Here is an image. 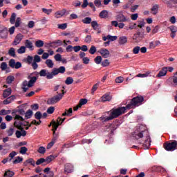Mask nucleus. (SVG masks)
<instances>
[{"mask_svg":"<svg viewBox=\"0 0 177 177\" xmlns=\"http://www.w3.org/2000/svg\"><path fill=\"white\" fill-rule=\"evenodd\" d=\"M146 131V129L145 128V126L140 124L138 127H136V129L134 132L132 133L133 138H135L137 140L139 139H142L143 137V132Z\"/></svg>","mask_w":177,"mask_h":177,"instance_id":"4","label":"nucleus"},{"mask_svg":"<svg viewBox=\"0 0 177 177\" xmlns=\"http://www.w3.org/2000/svg\"><path fill=\"white\" fill-rule=\"evenodd\" d=\"M140 50V47L137 46L136 47L133 48V53L134 55H138V53H139V51Z\"/></svg>","mask_w":177,"mask_h":177,"instance_id":"57","label":"nucleus"},{"mask_svg":"<svg viewBox=\"0 0 177 177\" xmlns=\"http://www.w3.org/2000/svg\"><path fill=\"white\" fill-rule=\"evenodd\" d=\"M8 66L11 68H15L16 70H19V68H21V62H16V60H15V59H11L8 62Z\"/></svg>","mask_w":177,"mask_h":177,"instance_id":"7","label":"nucleus"},{"mask_svg":"<svg viewBox=\"0 0 177 177\" xmlns=\"http://www.w3.org/2000/svg\"><path fill=\"white\" fill-rule=\"evenodd\" d=\"M73 167L71 164L67 163L64 166V174H71L73 170Z\"/></svg>","mask_w":177,"mask_h":177,"instance_id":"13","label":"nucleus"},{"mask_svg":"<svg viewBox=\"0 0 177 177\" xmlns=\"http://www.w3.org/2000/svg\"><path fill=\"white\" fill-rule=\"evenodd\" d=\"M150 75V72H147L145 73H139L136 75V77H138L140 78H146V77H149Z\"/></svg>","mask_w":177,"mask_h":177,"instance_id":"44","label":"nucleus"},{"mask_svg":"<svg viewBox=\"0 0 177 177\" xmlns=\"http://www.w3.org/2000/svg\"><path fill=\"white\" fill-rule=\"evenodd\" d=\"M88 53H90V55H95V53H96V47L95 46H91L88 50Z\"/></svg>","mask_w":177,"mask_h":177,"instance_id":"48","label":"nucleus"},{"mask_svg":"<svg viewBox=\"0 0 177 177\" xmlns=\"http://www.w3.org/2000/svg\"><path fill=\"white\" fill-rule=\"evenodd\" d=\"M35 118H36V120H41V118H42V113H41V111H37L35 113Z\"/></svg>","mask_w":177,"mask_h":177,"instance_id":"55","label":"nucleus"},{"mask_svg":"<svg viewBox=\"0 0 177 177\" xmlns=\"http://www.w3.org/2000/svg\"><path fill=\"white\" fill-rule=\"evenodd\" d=\"M102 57L101 56H97L95 59H94V62L96 64H100L102 63Z\"/></svg>","mask_w":177,"mask_h":177,"instance_id":"50","label":"nucleus"},{"mask_svg":"<svg viewBox=\"0 0 177 177\" xmlns=\"http://www.w3.org/2000/svg\"><path fill=\"white\" fill-rule=\"evenodd\" d=\"M21 125H23V123L21 122H17V121H15L14 122V126L15 127V128H17V129H19V131H21V132L22 131H24V128H23V127H21Z\"/></svg>","mask_w":177,"mask_h":177,"instance_id":"27","label":"nucleus"},{"mask_svg":"<svg viewBox=\"0 0 177 177\" xmlns=\"http://www.w3.org/2000/svg\"><path fill=\"white\" fill-rule=\"evenodd\" d=\"M58 28L59 30H66L67 28V24H58Z\"/></svg>","mask_w":177,"mask_h":177,"instance_id":"61","label":"nucleus"},{"mask_svg":"<svg viewBox=\"0 0 177 177\" xmlns=\"http://www.w3.org/2000/svg\"><path fill=\"white\" fill-rule=\"evenodd\" d=\"M37 151L39 154H45V153H46V149L44 147H40Z\"/></svg>","mask_w":177,"mask_h":177,"instance_id":"49","label":"nucleus"},{"mask_svg":"<svg viewBox=\"0 0 177 177\" xmlns=\"http://www.w3.org/2000/svg\"><path fill=\"white\" fill-rule=\"evenodd\" d=\"M20 21H21V18L17 17L15 25L17 28V27H20Z\"/></svg>","mask_w":177,"mask_h":177,"instance_id":"64","label":"nucleus"},{"mask_svg":"<svg viewBox=\"0 0 177 177\" xmlns=\"http://www.w3.org/2000/svg\"><path fill=\"white\" fill-rule=\"evenodd\" d=\"M44 162H45V158H39L37 160L36 165H41V164H44Z\"/></svg>","mask_w":177,"mask_h":177,"instance_id":"62","label":"nucleus"},{"mask_svg":"<svg viewBox=\"0 0 177 177\" xmlns=\"http://www.w3.org/2000/svg\"><path fill=\"white\" fill-rule=\"evenodd\" d=\"M94 5L97 8H100V6H102V1L101 0H94Z\"/></svg>","mask_w":177,"mask_h":177,"instance_id":"59","label":"nucleus"},{"mask_svg":"<svg viewBox=\"0 0 177 177\" xmlns=\"http://www.w3.org/2000/svg\"><path fill=\"white\" fill-rule=\"evenodd\" d=\"M6 84H12L15 81V76L9 75L6 78Z\"/></svg>","mask_w":177,"mask_h":177,"instance_id":"42","label":"nucleus"},{"mask_svg":"<svg viewBox=\"0 0 177 177\" xmlns=\"http://www.w3.org/2000/svg\"><path fill=\"white\" fill-rule=\"evenodd\" d=\"M37 78L35 76L31 77V79L28 82V87L31 88L32 86H34V84L37 82Z\"/></svg>","mask_w":177,"mask_h":177,"instance_id":"24","label":"nucleus"},{"mask_svg":"<svg viewBox=\"0 0 177 177\" xmlns=\"http://www.w3.org/2000/svg\"><path fill=\"white\" fill-rule=\"evenodd\" d=\"M62 93H59V92H57V95L53 96V97L48 98L47 100V104H55V103H57V102H60V100H62V99H63V97L64 96V93H66V92L64 91V90H62Z\"/></svg>","mask_w":177,"mask_h":177,"instance_id":"3","label":"nucleus"},{"mask_svg":"<svg viewBox=\"0 0 177 177\" xmlns=\"http://www.w3.org/2000/svg\"><path fill=\"white\" fill-rule=\"evenodd\" d=\"M159 6L158 4H155L152 6V8H151V13L152 15H153L154 16H156V15H157V13H158V9H159Z\"/></svg>","mask_w":177,"mask_h":177,"instance_id":"21","label":"nucleus"},{"mask_svg":"<svg viewBox=\"0 0 177 177\" xmlns=\"http://www.w3.org/2000/svg\"><path fill=\"white\" fill-rule=\"evenodd\" d=\"M12 113L11 110L1 109L0 111V115H8V114H10Z\"/></svg>","mask_w":177,"mask_h":177,"instance_id":"36","label":"nucleus"},{"mask_svg":"<svg viewBox=\"0 0 177 177\" xmlns=\"http://www.w3.org/2000/svg\"><path fill=\"white\" fill-rule=\"evenodd\" d=\"M16 16H17V15L15 12L11 15V17L10 18V23L11 24H15V23L16 21Z\"/></svg>","mask_w":177,"mask_h":177,"instance_id":"40","label":"nucleus"},{"mask_svg":"<svg viewBox=\"0 0 177 177\" xmlns=\"http://www.w3.org/2000/svg\"><path fill=\"white\" fill-rule=\"evenodd\" d=\"M83 68L82 64H76V65H75V66H73V70H74L75 71H78V70H81V68Z\"/></svg>","mask_w":177,"mask_h":177,"instance_id":"53","label":"nucleus"},{"mask_svg":"<svg viewBox=\"0 0 177 177\" xmlns=\"http://www.w3.org/2000/svg\"><path fill=\"white\" fill-rule=\"evenodd\" d=\"M74 82V79L71 77H68L65 81L66 85H71Z\"/></svg>","mask_w":177,"mask_h":177,"instance_id":"43","label":"nucleus"},{"mask_svg":"<svg viewBox=\"0 0 177 177\" xmlns=\"http://www.w3.org/2000/svg\"><path fill=\"white\" fill-rule=\"evenodd\" d=\"M167 73H168V67H163L159 71L156 77H158V78H160V77H165V75H167Z\"/></svg>","mask_w":177,"mask_h":177,"instance_id":"12","label":"nucleus"},{"mask_svg":"<svg viewBox=\"0 0 177 177\" xmlns=\"http://www.w3.org/2000/svg\"><path fill=\"white\" fill-rule=\"evenodd\" d=\"M36 48H42L44 46V41L42 40H37L35 43Z\"/></svg>","mask_w":177,"mask_h":177,"instance_id":"38","label":"nucleus"},{"mask_svg":"<svg viewBox=\"0 0 177 177\" xmlns=\"http://www.w3.org/2000/svg\"><path fill=\"white\" fill-rule=\"evenodd\" d=\"M91 26L93 27V30H97V28L99 27V24H97V21H91Z\"/></svg>","mask_w":177,"mask_h":177,"instance_id":"51","label":"nucleus"},{"mask_svg":"<svg viewBox=\"0 0 177 177\" xmlns=\"http://www.w3.org/2000/svg\"><path fill=\"white\" fill-rule=\"evenodd\" d=\"M25 48L30 49V50H32L34 49V46L32 45V42L28 39L25 41Z\"/></svg>","mask_w":177,"mask_h":177,"instance_id":"20","label":"nucleus"},{"mask_svg":"<svg viewBox=\"0 0 177 177\" xmlns=\"http://www.w3.org/2000/svg\"><path fill=\"white\" fill-rule=\"evenodd\" d=\"M99 53L104 59H107L110 56V51L106 48H101Z\"/></svg>","mask_w":177,"mask_h":177,"instance_id":"11","label":"nucleus"},{"mask_svg":"<svg viewBox=\"0 0 177 177\" xmlns=\"http://www.w3.org/2000/svg\"><path fill=\"white\" fill-rule=\"evenodd\" d=\"M92 21V18L91 17H86L82 20V23L84 24H91Z\"/></svg>","mask_w":177,"mask_h":177,"instance_id":"46","label":"nucleus"},{"mask_svg":"<svg viewBox=\"0 0 177 177\" xmlns=\"http://www.w3.org/2000/svg\"><path fill=\"white\" fill-rule=\"evenodd\" d=\"M117 38V36L107 35V39L109 41V42L116 41Z\"/></svg>","mask_w":177,"mask_h":177,"instance_id":"56","label":"nucleus"},{"mask_svg":"<svg viewBox=\"0 0 177 177\" xmlns=\"http://www.w3.org/2000/svg\"><path fill=\"white\" fill-rule=\"evenodd\" d=\"M17 156V152L15 151H12L11 153L9 154V157L10 158V159L8 158L9 161H12V159L15 156Z\"/></svg>","mask_w":177,"mask_h":177,"instance_id":"54","label":"nucleus"},{"mask_svg":"<svg viewBox=\"0 0 177 177\" xmlns=\"http://www.w3.org/2000/svg\"><path fill=\"white\" fill-rule=\"evenodd\" d=\"M30 109H32V110H33L34 111H37V110L39 109V105L38 104H34L30 106Z\"/></svg>","mask_w":177,"mask_h":177,"instance_id":"60","label":"nucleus"},{"mask_svg":"<svg viewBox=\"0 0 177 177\" xmlns=\"http://www.w3.org/2000/svg\"><path fill=\"white\" fill-rule=\"evenodd\" d=\"M143 102H145V97H143V96H136L131 99L130 103H129L126 106L118 107L116 109L113 108L106 112L109 116L105 117L104 115H102L99 118V120H101L102 122H107L108 121L114 120V118H118L120 115H122V114L125 113L127 109H133L136 106H142V104H143Z\"/></svg>","mask_w":177,"mask_h":177,"instance_id":"1","label":"nucleus"},{"mask_svg":"<svg viewBox=\"0 0 177 177\" xmlns=\"http://www.w3.org/2000/svg\"><path fill=\"white\" fill-rule=\"evenodd\" d=\"M17 53H19V55H23V53H26V47L24 46H21L17 50Z\"/></svg>","mask_w":177,"mask_h":177,"instance_id":"45","label":"nucleus"},{"mask_svg":"<svg viewBox=\"0 0 177 177\" xmlns=\"http://www.w3.org/2000/svg\"><path fill=\"white\" fill-rule=\"evenodd\" d=\"M10 95H12V88H8L6 90H4L3 93V97L6 98L9 96H10Z\"/></svg>","mask_w":177,"mask_h":177,"instance_id":"25","label":"nucleus"},{"mask_svg":"<svg viewBox=\"0 0 177 177\" xmlns=\"http://www.w3.org/2000/svg\"><path fill=\"white\" fill-rule=\"evenodd\" d=\"M66 73V67L60 66L59 68H54L52 69L50 73H49L48 78H53L56 77L58 74H64Z\"/></svg>","mask_w":177,"mask_h":177,"instance_id":"6","label":"nucleus"},{"mask_svg":"<svg viewBox=\"0 0 177 177\" xmlns=\"http://www.w3.org/2000/svg\"><path fill=\"white\" fill-rule=\"evenodd\" d=\"M40 77H46L47 80H53V78L48 77L50 72L46 71V69H41L39 72Z\"/></svg>","mask_w":177,"mask_h":177,"instance_id":"14","label":"nucleus"},{"mask_svg":"<svg viewBox=\"0 0 177 177\" xmlns=\"http://www.w3.org/2000/svg\"><path fill=\"white\" fill-rule=\"evenodd\" d=\"M0 68L2 71H5L6 70H9V67H8V64L6 62H2L0 65Z\"/></svg>","mask_w":177,"mask_h":177,"instance_id":"35","label":"nucleus"},{"mask_svg":"<svg viewBox=\"0 0 177 177\" xmlns=\"http://www.w3.org/2000/svg\"><path fill=\"white\" fill-rule=\"evenodd\" d=\"M101 66H102V67H108V66H110V62H109V59H104L103 62H102Z\"/></svg>","mask_w":177,"mask_h":177,"instance_id":"52","label":"nucleus"},{"mask_svg":"<svg viewBox=\"0 0 177 177\" xmlns=\"http://www.w3.org/2000/svg\"><path fill=\"white\" fill-rule=\"evenodd\" d=\"M28 151V149H27V147H22L20 148V151H19V153L20 154H26L27 151Z\"/></svg>","mask_w":177,"mask_h":177,"instance_id":"47","label":"nucleus"},{"mask_svg":"<svg viewBox=\"0 0 177 177\" xmlns=\"http://www.w3.org/2000/svg\"><path fill=\"white\" fill-rule=\"evenodd\" d=\"M8 55L12 57H16V49L13 47L10 48L8 50Z\"/></svg>","mask_w":177,"mask_h":177,"instance_id":"30","label":"nucleus"},{"mask_svg":"<svg viewBox=\"0 0 177 177\" xmlns=\"http://www.w3.org/2000/svg\"><path fill=\"white\" fill-rule=\"evenodd\" d=\"M163 147L167 151H175V150H177V141L166 142L163 144Z\"/></svg>","mask_w":177,"mask_h":177,"instance_id":"5","label":"nucleus"},{"mask_svg":"<svg viewBox=\"0 0 177 177\" xmlns=\"http://www.w3.org/2000/svg\"><path fill=\"white\" fill-rule=\"evenodd\" d=\"M9 34V32L7 29H3L1 30L0 32V38H2L3 39H6L8 38V35Z\"/></svg>","mask_w":177,"mask_h":177,"instance_id":"19","label":"nucleus"},{"mask_svg":"<svg viewBox=\"0 0 177 177\" xmlns=\"http://www.w3.org/2000/svg\"><path fill=\"white\" fill-rule=\"evenodd\" d=\"M48 45L50 46V48H57V46H62V45H63V41L60 39H58L48 43Z\"/></svg>","mask_w":177,"mask_h":177,"instance_id":"10","label":"nucleus"},{"mask_svg":"<svg viewBox=\"0 0 177 177\" xmlns=\"http://www.w3.org/2000/svg\"><path fill=\"white\" fill-rule=\"evenodd\" d=\"M57 155H50L47 156L46 158H44V162H46V164H49L55 160V158H57Z\"/></svg>","mask_w":177,"mask_h":177,"instance_id":"18","label":"nucleus"},{"mask_svg":"<svg viewBox=\"0 0 177 177\" xmlns=\"http://www.w3.org/2000/svg\"><path fill=\"white\" fill-rule=\"evenodd\" d=\"M23 162V158L20 156H17L15 160L12 161V164H20V162Z\"/></svg>","mask_w":177,"mask_h":177,"instance_id":"39","label":"nucleus"},{"mask_svg":"<svg viewBox=\"0 0 177 177\" xmlns=\"http://www.w3.org/2000/svg\"><path fill=\"white\" fill-rule=\"evenodd\" d=\"M32 114H34V113L30 109L28 110L25 112V118L26 120L31 118V117H32Z\"/></svg>","mask_w":177,"mask_h":177,"instance_id":"32","label":"nucleus"},{"mask_svg":"<svg viewBox=\"0 0 177 177\" xmlns=\"http://www.w3.org/2000/svg\"><path fill=\"white\" fill-rule=\"evenodd\" d=\"M47 113H48V114H53V113H55V107H53V106H50V107L47 109Z\"/></svg>","mask_w":177,"mask_h":177,"instance_id":"63","label":"nucleus"},{"mask_svg":"<svg viewBox=\"0 0 177 177\" xmlns=\"http://www.w3.org/2000/svg\"><path fill=\"white\" fill-rule=\"evenodd\" d=\"M143 102H145V97H143V96H136L131 99L130 103H129L126 106L118 107L116 109L113 108L106 112L109 116L105 117L104 115H102L99 118V120H101L102 122H107L108 121L114 120V118H118L120 115H122V114L125 113L127 109H133L136 106H142V104H143Z\"/></svg>","mask_w":177,"mask_h":177,"instance_id":"2","label":"nucleus"},{"mask_svg":"<svg viewBox=\"0 0 177 177\" xmlns=\"http://www.w3.org/2000/svg\"><path fill=\"white\" fill-rule=\"evenodd\" d=\"M112 97L110 95V94H104L102 97H101V101L102 102H110L111 100Z\"/></svg>","mask_w":177,"mask_h":177,"instance_id":"23","label":"nucleus"},{"mask_svg":"<svg viewBox=\"0 0 177 177\" xmlns=\"http://www.w3.org/2000/svg\"><path fill=\"white\" fill-rule=\"evenodd\" d=\"M150 136H147V139L145 140V142L142 144V147L144 150H147L150 149Z\"/></svg>","mask_w":177,"mask_h":177,"instance_id":"17","label":"nucleus"},{"mask_svg":"<svg viewBox=\"0 0 177 177\" xmlns=\"http://www.w3.org/2000/svg\"><path fill=\"white\" fill-rule=\"evenodd\" d=\"M21 125H23V123L21 122H17V121H15L14 122V126L15 127V128H17V129H19V131H21V132L22 131H24V128H23V127H21Z\"/></svg>","mask_w":177,"mask_h":177,"instance_id":"28","label":"nucleus"},{"mask_svg":"<svg viewBox=\"0 0 177 177\" xmlns=\"http://www.w3.org/2000/svg\"><path fill=\"white\" fill-rule=\"evenodd\" d=\"M46 64L49 68H53V66H55V64H53V61H52V59H46Z\"/></svg>","mask_w":177,"mask_h":177,"instance_id":"33","label":"nucleus"},{"mask_svg":"<svg viewBox=\"0 0 177 177\" xmlns=\"http://www.w3.org/2000/svg\"><path fill=\"white\" fill-rule=\"evenodd\" d=\"M169 30H170L171 32H177V27L172 25L168 27Z\"/></svg>","mask_w":177,"mask_h":177,"instance_id":"58","label":"nucleus"},{"mask_svg":"<svg viewBox=\"0 0 177 177\" xmlns=\"http://www.w3.org/2000/svg\"><path fill=\"white\" fill-rule=\"evenodd\" d=\"M116 20L119 23H125V21H128L129 19L127 18V17H125L124 14L120 13L116 15Z\"/></svg>","mask_w":177,"mask_h":177,"instance_id":"9","label":"nucleus"},{"mask_svg":"<svg viewBox=\"0 0 177 177\" xmlns=\"http://www.w3.org/2000/svg\"><path fill=\"white\" fill-rule=\"evenodd\" d=\"M167 82H169L170 84H171V85L176 86L177 85V76H176V75L174 74V76H171V77H169V79L167 80Z\"/></svg>","mask_w":177,"mask_h":177,"instance_id":"16","label":"nucleus"},{"mask_svg":"<svg viewBox=\"0 0 177 177\" xmlns=\"http://www.w3.org/2000/svg\"><path fill=\"white\" fill-rule=\"evenodd\" d=\"M23 35L21 34H18L17 35V36L15 37V39H14L13 41V45H19V44H20V42H21V40L23 39Z\"/></svg>","mask_w":177,"mask_h":177,"instance_id":"15","label":"nucleus"},{"mask_svg":"<svg viewBox=\"0 0 177 177\" xmlns=\"http://www.w3.org/2000/svg\"><path fill=\"white\" fill-rule=\"evenodd\" d=\"M65 14H66V10H64L63 11H58L55 12V17H57V19H59V17H62V16H64Z\"/></svg>","mask_w":177,"mask_h":177,"instance_id":"37","label":"nucleus"},{"mask_svg":"<svg viewBox=\"0 0 177 177\" xmlns=\"http://www.w3.org/2000/svg\"><path fill=\"white\" fill-rule=\"evenodd\" d=\"M86 103H88V100L86 98L80 99L79 102V107H82V106H84V104H86Z\"/></svg>","mask_w":177,"mask_h":177,"instance_id":"41","label":"nucleus"},{"mask_svg":"<svg viewBox=\"0 0 177 177\" xmlns=\"http://www.w3.org/2000/svg\"><path fill=\"white\" fill-rule=\"evenodd\" d=\"M161 44L160 41H151L149 43V48L154 49L156 46H158Z\"/></svg>","mask_w":177,"mask_h":177,"instance_id":"26","label":"nucleus"},{"mask_svg":"<svg viewBox=\"0 0 177 177\" xmlns=\"http://www.w3.org/2000/svg\"><path fill=\"white\" fill-rule=\"evenodd\" d=\"M109 16V12L106 10H104L100 12V17L101 19H106Z\"/></svg>","mask_w":177,"mask_h":177,"instance_id":"31","label":"nucleus"},{"mask_svg":"<svg viewBox=\"0 0 177 177\" xmlns=\"http://www.w3.org/2000/svg\"><path fill=\"white\" fill-rule=\"evenodd\" d=\"M16 97L15 95H11L8 97L6 100H5L3 103V104H10V103H12L13 100H15Z\"/></svg>","mask_w":177,"mask_h":177,"instance_id":"22","label":"nucleus"},{"mask_svg":"<svg viewBox=\"0 0 177 177\" xmlns=\"http://www.w3.org/2000/svg\"><path fill=\"white\" fill-rule=\"evenodd\" d=\"M128 42V37L125 36L120 37L119 38V44L120 45H124Z\"/></svg>","mask_w":177,"mask_h":177,"instance_id":"29","label":"nucleus"},{"mask_svg":"<svg viewBox=\"0 0 177 177\" xmlns=\"http://www.w3.org/2000/svg\"><path fill=\"white\" fill-rule=\"evenodd\" d=\"M15 176V172L10 171V170H7L4 173V177H13Z\"/></svg>","mask_w":177,"mask_h":177,"instance_id":"34","label":"nucleus"},{"mask_svg":"<svg viewBox=\"0 0 177 177\" xmlns=\"http://www.w3.org/2000/svg\"><path fill=\"white\" fill-rule=\"evenodd\" d=\"M53 125V141L55 142L56 143V141L57 140V134L56 133V131H57V129L59 128V127L60 126L59 123L56 124V121H53L52 123Z\"/></svg>","mask_w":177,"mask_h":177,"instance_id":"8","label":"nucleus"}]
</instances>
